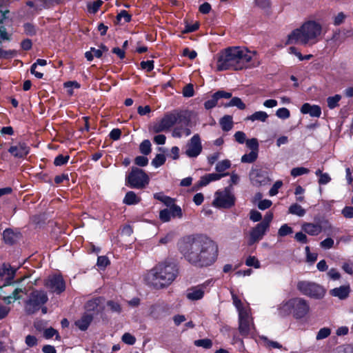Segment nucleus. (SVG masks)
Here are the masks:
<instances>
[{"label": "nucleus", "mask_w": 353, "mask_h": 353, "mask_svg": "<svg viewBox=\"0 0 353 353\" xmlns=\"http://www.w3.org/2000/svg\"><path fill=\"white\" fill-rule=\"evenodd\" d=\"M8 151L14 158L23 159L29 154L30 147L26 143L20 141L17 145H11Z\"/></svg>", "instance_id": "16"}, {"label": "nucleus", "mask_w": 353, "mask_h": 353, "mask_svg": "<svg viewBox=\"0 0 353 353\" xmlns=\"http://www.w3.org/2000/svg\"><path fill=\"white\" fill-rule=\"evenodd\" d=\"M93 320V315L84 314L80 319L75 321V325L81 331H85Z\"/></svg>", "instance_id": "25"}, {"label": "nucleus", "mask_w": 353, "mask_h": 353, "mask_svg": "<svg viewBox=\"0 0 353 353\" xmlns=\"http://www.w3.org/2000/svg\"><path fill=\"white\" fill-rule=\"evenodd\" d=\"M210 179L208 177V174H205L204 176H201L200 180L194 184L193 187V190L196 191L199 190V188L207 185L210 183Z\"/></svg>", "instance_id": "39"}, {"label": "nucleus", "mask_w": 353, "mask_h": 353, "mask_svg": "<svg viewBox=\"0 0 353 353\" xmlns=\"http://www.w3.org/2000/svg\"><path fill=\"white\" fill-rule=\"evenodd\" d=\"M232 93L226 92L225 90H218L214 92L210 99H208L204 103V108L206 110H211L216 105H223V103H219V101L221 99H230L232 97Z\"/></svg>", "instance_id": "15"}, {"label": "nucleus", "mask_w": 353, "mask_h": 353, "mask_svg": "<svg viewBox=\"0 0 353 353\" xmlns=\"http://www.w3.org/2000/svg\"><path fill=\"white\" fill-rule=\"evenodd\" d=\"M230 161L228 159H225L218 162L217 164L216 165L215 169L218 172H222L228 169L230 167Z\"/></svg>", "instance_id": "43"}, {"label": "nucleus", "mask_w": 353, "mask_h": 353, "mask_svg": "<svg viewBox=\"0 0 353 353\" xmlns=\"http://www.w3.org/2000/svg\"><path fill=\"white\" fill-rule=\"evenodd\" d=\"M23 292L22 289L21 288H16L13 290V292L11 293L9 296H3L1 295V297L2 300L6 303V304H10L12 302H14L16 300H19L21 298V295L19 294Z\"/></svg>", "instance_id": "27"}, {"label": "nucleus", "mask_w": 353, "mask_h": 353, "mask_svg": "<svg viewBox=\"0 0 353 353\" xmlns=\"http://www.w3.org/2000/svg\"><path fill=\"white\" fill-rule=\"evenodd\" d=\"M194 345L197 347H203L205 349H210L212 346V342L209 339H198L194 341Z\"/></svg>", "instance_id": "45"}, {"label": "nucleus", "mask_w": 353, "mask_h": 353, "mask_svg": "<svg viewBox=\"0 0 353 353\" xmlns=\"http://www.w3.org/2000/svg\"><path fill=\"white\" fill-rule=\"evenodd\" d=\"M103 299L100 296L89 300L85 305V310L87 312H92L97 314L101 312L103 310Z\"/></svg>", "instance_id": "20"}, {"label": "nucleus", "mask_w": 353, "mask_h": 353, "mask_svg": "<svg viewBox=\"0 0 353 353\" xmlns=\"http://www.w3.org/2000/svg\"><path fill=\"white\" fill-rule=\"evenodd\" d=\"M245 265L249 267H254V268H259L261 264L258 259L254 256H249L245 262Z\"/></svg>", "instance_id": "46"}, {"label": "nucleus", "mask_w": 353, "mask_h": 353, "mask_svg": "<svg viewBox=\"0 0 353 353\" xmlns=\"http://www.w3.org/2000/svg\"><path fill=\"white\" fill-rule=\"evenodd\" d=\"M170 307L168 304L162 303H157L152 305L150 307V316L153 319H158L168 314Z\"/></svg>", "instance_id": "19"}, {"label": "nucleus", "mask_w": 353, "mask_h": 353, "mask_svg": "<svg viewBox=\"0 0 353 353\" xmlns=\"http://www.w3.org/2000/svg\"><path fill=\"white\" fill-rule=\"evenodd\" d=\"M10 13L8 9H2L0 6V44L3 41H10L11 39V34H8L6 28V25L12 22V19L10 17Z\"/></svg>", "instance_id": "12"}, {"label": "nucleus", "mask_w": 353, "mask_h": 353, "mask_svg": "<svg viewBox=\"0 0 353 353\" xmlns=\"http://www.w3.org/2000/svg\"><path fill=\"white\" fill-rule=\"evenodd\" d=\"M302 229L312 236H316L322 232V226L319 223H305L302 225Z\"/></svg>", "instance_id": "24"}, {"label": "nucleus", "mask_w": 353, "mask_h": 353, "mask_svg": "<svg viewBox=\"0 0 353 353\" xmlns=\"http://www.w3.org/2000/svg\"><path fill=\"white\" fill-rule=\"evenodd\" d=\"M268 230V228L265 227L263 225L260 223H257L250 232V236L248 242V245H252L255 243L261 240Z\"/></svg>", "instance_id": "17"}, {"label": "nucleus", "mask_w": 353, "mask_h": 353, "mask_svg": "<svg viewBox=\"0 0 353 353\" xmlns=\"http://www.w3.org/2000/svg\"><path fill=\"white\" fill-rule=\"evenodd\" d=\"M309 169L303 167H296L291 170L290 174L293 177H297L309 173Z\"/></svg>", "instance_id": "42"}, {"label": "nucleus", "mask_w": 353, "mask_h": 353, "mask_svg": "<svg viewBox=\"0 0 353 353\" xmlns=\"http://www.w3.org/2000/svg\"><path fill=\"white\" fill-rule=\"evenodd\" d=\"M204 285L192 287L189 290L186 296L187 298L192 301L201 299L204 296Z\"/></svg>", "instance_id": "23"}, {"label": "nucleus", "mask_w": 353, "mask_h": 353, "mask_svg": "<svg viewBox=\"0 0 353 353\" xmlns=\"http://www.w3.org/2000/svg\"><path fill=\"white\" fill-rule=\"evenodd\" d=\"M43 335H44V337L48 339H51L54 335H56L57 339L60 338V336H59L57 330L51 327L45 330Z\"/></svg>", "instance_id": "57"}, {"label": "nucleus", "mask_w": 353, "mask_h": 353, "mask_svg": "<svg viewBox=\"0 0 353 353\" xmlns=\"http://www.w3.org/2000/svg\"><path fill=\"white\" fill-rule=\"evenodd\" d=\"M150 177L142 169L132 167L125 176V185L133 189H143L149 184Z\"/></svg>", "instance_id": "6"}, {"label": "nucleus", "mask_w": 353, "mask_h": 353, "mask_svg": "<svg viewBox=\"0 0 353 353\" xmlns=\"http://www.w3.org/2000/svg\"><path fill=\"white\" fill-rule=\"evenodd\" d=\"M148 159L144 156H137L134 159V163L140 167H145L148 164Z\"/></svg>", "instance_id": "62"}, {"label": "nucleus", "mask_w": 353, "mask_h": 353, "mask_svg": "<svg viewBox=\"0 0 353 353\" xmlns=\"http://www.w3.org/2000/svg\"><path fill=\"white\" fill-rule=\"evenodd\" d=\"M341 214L346 219L353 218V207L345 206L341 211Z\"/></svg>", "instance_id": "64"}, {"label": "nucleus", "mask_w": 353, "mask_h": 353, "mask_svg": "<svg viewBox=\"0 0 353 353\" xmlns=\"http://www.w3.org/2000/svg\"><path fill=\"white\" fill-rule=\"evenodd\" d=\"M293 232V229L288 224L285 223L281 226L278 231V235L283 237L287 235H290Z\"/></svg>", "instance_id": "41"}, {"label": "nucleus", "mask_w": 353, "mask_h": 353, "mask_svg": "<svg viewBox=\"0 0 353 353\" xmlns=\"http://www.w3.org/2000/svg\"><path fill=\"white\" fill-rule=\"evenodd\" d=\"M107 305L110 307V310L112 312L120 314L122 311V307L121 305L119 303L115 302L114 301H108L107 302Z\"/></svg>", "instance_id": "50"}, {"label": "nucleus", "mask_w": 353, "mask_h": 353, "mask_svg": "<svg viewBox=\"0 0 353 353\" xmlns=\"http://www.w3.org/2000/svg\"><path fill=\"white\" fill-rule=\"evenodd\" d=\"M199 26H200V24H199V22H198V21H196L193 24L186 23V25L185 26L184 30H182V33L188 34L190 32H195L199 28Z\"/></svg>", "instance_id": "48"}, {"label": "nucleus", "mask_w": 353, "mask_h": 353, "mask_svg": "<svg viewBox=\"0 0 353 353\" xmlns=\"http://www.w3.org/2000/svg\"><path fill=\"white\" fill-rule=\"evenodd\" d=\"M110 262L109 259L106 256H99L97 258V265L100 268H105Z\"/></svg>", "instance_id": "59"}, {"label": "nucleus", "mask_w": 353, "mask_h": 353, "mask_svg": "<svg viewBox=\"0 0 353 353\" xmlns=\"http://www.w3.org/2000/svg\"><path fill=\"white\" fill-rule=\"evenodd\" d=\"M48 301L47 292L41 290H33L25 301V311L27 314H34L37 312Z\"/></svg>", "instance_id": "5"}, {"label": "nucleus", "mask_w": 353, "mask_h": 353, "mask_svg": "<svg viewBox=\"0 0 353 353\" xmlns=\"http://www.w3.org/2000/svg\"><path fill=\"white\" fill-rule=\"evenodd\" d=\"M301 113L309 114L311 117H320L321 114V108L317 105H310L308 103H304L301 108Z\"/></svg>", "instance_id": "22"}, {"label": "nucleus", "mask_w": 353, "mask_h": 353, "mask_svg": "<svg viewBox=\"0 0 353 353\" xmlns=\"http://www.w3.org/2000/svg\"><path fill=\"white\" fill-rule=\"evenodd\" d=\"M202 152V145L200 136L198 134L193 135L187 143L185 154L190 158L198 157Z\"/></svg>", "instance_id": "13"}, {"label": "nucleus", "mask_w": 353, "mask_h": 353, "mask_svg": "<svg viewBox=\"0 0 353 353\" xmlns=\"http://www.w3.org/2000/svg\"><path fill=\"white\" fill-rule=\"evenodd\" d=\"M321 31L322 26L320 23L314 21H307L288 35V43L306 45L310 41L316 39Z\"/></svg>", "instance_id": "4"}, {"label": "nucleus", "mask_w": 353, "mask_h": 353, "mask_svg": "<svg viewBox=\"0 0 353 353\" xmlns=\"http://www.w3.org/2000/svg\"><path fill=\"white\" fill-rule=\"evenodd\" d=\"M246 145L249 148L251 151H255L259 152V142L257 139L252 138L246 141Z\"/></svg>", "instance_id": "51"}, {"label": "nucleus", "mask_w": 353, "mask_h": 353, "mask_svg": "<svg viewBox=\"0 0 353 353\" xmlns=\"http://www.w3.org/2000/svg\"><path fill=\"white\" fill-rule=\"evenodd\" d=\"M3 238L4 241L9 245H13L15 241L14 232L10 228H7L3 231Z\"/></svg>", "instance_id": "34"}, {"label": "nucleus", "mask_w": 353, "mask_h": 353, "mask_svg": "<svg viewBox=\"0 0 353 353\" xmlns=\"http://www.w3.org/2000/svg\"><path fill=\"white\" fill-rule=\"evenodd\" d=\"M141 197L138 196L133 191H128L123 200V203L128 205L138 204L141 201Z\"/></svg>", "instance_id": "26"}, {"label": "nucleus", "mask_w": 353, "mask_h": 353, "mask_svg": "<svg viewBox=\"0 0 353 353\" xmlns=\"http://www.w3.org/2000/svg\"><path fill=\"white\" fill-rule=\"evenodd\" d=\"M250 322L247 311H240L239 314V332L242 336H248L250 332Z\"/></svg>", "instance_id": "18"}, {"label": "nucleus", "mask_w": 353, "mask_h": 353, "mask_svg": "<svg viewBox=\"0 0 353 353\" xmlns=\"http://www.w3.org/2000/svg\"><path fill=\"white\" fill-rule=\"evenodd\" d=\"M250 219L254 222H258L262 219V215L259 211L251 210L250 212Z\"/></svg>", "instance_id": "63"}, {"label": "nucleus", "mask_w": 353, "mask_h": 353, "mask_svg": "<svg viewBox=\"0 0 353 353\" xmlns=\"http://www.w3.org/2000/svg\"><path fill=\"white\" fill-rule=\"evenodd\" d=\"M259 152L255 151H251L248 154H245L241 157L242 163H252L254 162L258 158Z\"/></svg>", "instance_id": "33"}, {"label": "nucleus", "mask_w": 353, "mask_h": 353, "mask_svg": "<svg viewBox=\"0 0 353 353\" xmlns=\"http://www.w3.org/2000/svg\"><path fill=\"white\" fill-rule=\"evenodd\" d=\"M179 273L177 265L173 262L159 263L145 276L147 284L154 289H163L170 285Z\"/></svg>", "instance_id": "3"}, {"label": "nucleus", "mask_w": 353, "mask_h": 353, "mask_svg": "<svg viewBox=\"0 0 353 353\" xmlns=\"http://www.w3.org/2000/svg\"><path fill=\"white\" fill-rule=\"evenodd\" d=\"M288 213L301 217L305 214V210L299 204L293 203L289 207Z\"/></svg>", "instance_id": "30"}, {"label": "nucleus", "mask_w": 353, "mask_h": 353, "mask_svg": "<svg viewBox=\"0 0 353 353\" xmlns=\"http://www.w3.org/2000/svg\"><path fill=\"white\" fill-rule=\"evenodd\" d=\"M45 286L52 292L61 294L65 290V282L61 274H54L49 276L45 281Z\"/></svg>", "instance_id": "11"}, {"label": "nucleus", "mask_w": 353, "mask_h": 353, "mask_svg": "<svg viewBox=\"0 0 353 353\" xmlns=\"http://www.w3.org/2000/svg\"><path fill=\"white\" fill-rule=\"evenodd\" d=\"M250 177L253 185L256 187L266 185L270 181L268 172L262 169L252 170Z\"/></svg>", "instance_id": "14"}, {"label": "nucleus", "mask_w": 353, "mask_h": 353, "mask_svg": "<svg viewBox=\"0 0 353 353\" xmlns=\"http://www.w3.org/2000/svg\"><path fill=\"white\" fill-rule=\"evenodd\" d=\"M23 26L26 34L32 37L37 34L36 27L32 23H25Z\"/></svg>", "instance_id": "44"}, {"label": "nucleus", "mask_w": 353, "mask_h": 353, "mask_svg": "<svg viewBox=\"0 0 353 353\" xmlns=\"http://www.w3.org/2000/svg\"><path fill=\"white\" fill-rule=\"evenodd\" d=\"M17 53L14 50H4L0 48V59L12 58L17 55Z\"/></svg>", "instance_id": "52"}, {"label": "nucleus", "mask_w": 353, "mask_h": 353, "mask_svg": "<svg viewBox=\"0 0 353 353\" xmlns=\"http://www.w3.org/2000/svg\"><path fill=\"white\" fill-rule=\"evenodd\" d=\"M103 3L102 0H96L87 5L88 12L90 14H96Z\"/></svg>", "instance_id": "32"}, {"label": "nucleus", "mask_w": 353, "mask_h": 353, "mask_svg": "<svg viewBox=\"0 0 353 353\" xmlns=\"http://www.w3.org/2000/svg\"><path fill=\"white\" fill-rule=\"evenodd\" d=\"M122 341L128 345H132L136 342V338L130 333L126 332L122 336Z\"/></svg>", "instance_id": "58"}, {"label": "nucleus", "mask_w": 353, "mask_h": 353, "mask_svg": "<svg viewBox=\"0 0 353 353\" xmlns=\"http://www.w3.org/2000/svg\"><path fill=\"white\" fill-rule=\"evenodd\" d=\"M216 197L213 201V205L218 208L229 209L234 205L235 197L231 193L230 188H225L224 192H216Z\"/></svg>", "instance_id": "10"}, {"label": "nucleus", "mask_w": 353, "mask_h": 353, "mask_svg": "<svg viewBox=\"0 0 353 353\" xmlns=\"http://www.w3.org/2000/svg\"><path fill=\"white\" fill-rule=\"evenodd\" d=\"M183 95L185 97H192L194 94V86L192 83H189L183 87L182 91Z\"/></svg>", "instance_id": "53"}, {"label": "nucleus", "mask_w": 353, "mask_h": 353, "mask_svg": "<svg viewBox=\"0 0 353 353\" xmlns=\"http://www.w3.org/2000/svg\"><path fill=\"white\" fill-rule=\"evenodd\" d=\"M178 248L184 259L197 268H206L214 264L218 258L217 244L203 234L184 236L179 243Z\"/></svg>", "instance_id": "1"}, {"label": "nucleus", "mask_w": 353, "mask_h": 353, "mask_svg": "<svg viewBox=\"0 0 353 353\" xmlns=\"http://www.w3.org/2000/svg\"><path fill=\"white\" fill-rule=\"evenodd\" d=\"M350 292V286L347 284L330 290V294L332 296L339 298L340 300H345L349 297Z\"/></svg>", "instance_id": "21"}, {"label": "nucleus", "mask_w": 353, "mask_h": 353, "mask_svg": "<svg viewBox=\"0 0 353 353\" xmlns=\"http://www.w3.org/2000/svg\"><path fill=\"white\" fill-rule=\"evenodd\" d=\"M219 123L224 132H228L233 128V119L230 115L223 116L219 121Z\"/></svg>", "instance_id": "28"}, {"label": "nucleus", "mask_w": 353, "mask_h": 353, "mask_svg": "<svg viewBox=\"0 0 353 353\" xmlns=\"http://www.w3.org/2000/svg\"><path fill=\"white\" fill-rule=\"evenodd\" d=\"M223 106L225 108L236 106L241 110H245L246 108L245 104L239 97H237L232 98V99L228 103L223 104Z\"/></svg>", "instance_id": "29"}, {"label": "nucleus", "mask_w": 353, "mask_h": 353, "mask_svg": "<svg viewBox=\"0 0 353 353\" xmlns=\"http://www.w3.org/2000/svg\"><path fill=\"white\" fill-rule=\"evenodd\" d=\"M297 290L305 296L314 299H321L325 294V289L321 285L307 281H300L296 285Z\"/></svg>", "instance_id": "8"}, {"label": "nucleus", "mask_w": 353, "mask_h": 353, "mask_svg": "<svg viewBox=\"0 0 353 353\" xmlns=\"http://www.w3.org/2000/svg\"><path fill=\"white\" fill-rule=\"evenodd\" d=\"M170 210L172 217L181 218L183 216L181 207L174 203L170 208Z\"/></svg>", "instance_id": "56"}, {"label": "nucleus", "mask_w": 353, "mask_h": 353, "mask_svg": "<svg viewBox=\"0 0 353 353\" xmlns=\"http://www.w3.org/2000/svg\"><path fill=\"white\" fill-rule=\"evenodd\" d=\"M123 18L125 23H129L132 20V15L130 14L126 10H121L117 16V21L119 23L121 19Z\"/></svg>", "instance_id": "49"}, {"label": "nucleus", "mask_w": 353, "mask_h": 353, "mask_svg": "<svg viewBox=\"0 0 353 353\" xmlns=\"http://www.w3.org/2000/svg\"><path fill=\"white\" fill-rule=\"evenodd\" d=\"M341 99L340 94H335L333 97H329L327 99V106L330 109H334L339 105V102Z\"/></svg>", "instance_id": "37"}, {"label": "nucleus", "mask_w": 353, "mask_h": 353, "mask_svg": "<svg viewBox=\"0 0 353 353\" xmlns=\"http://www.w3.org/2000/svg\"><path fill=\"white\" fill-rule=\"evenodd\" d=\"M276 115L280 119H286L290 117V112L286 108H281L276 110Z\"/></svg>", "instance_id": "54"}, {"label": "nucleus", "mask_w": 353, "mask_h": 353, "mask_svg": "<svg viewBox=\"0 0 353 353\" xmlns=\"http://www.w3.org/2000/svg\"><path fill=\"white\" fill-rule=\"evenodd\" d=\"M331 334V329L329 327H323L318 332L316 339L317 340L324 339L328 337Z\"/></svg>", "instance_id": "47"}, {"label": "nucleus", "mask_w": 353, "mask_h": 353, "mask_svg": "<svg viewBox=\"0 0 353 353\" xmlns=\"http://www.w3.org/2000/svg\"><path fill=\"white\" fill-rule=\"evenodd\" d=\"M140 65L142 70H145L147 72H151L154 69V61H142L140 63Z\"/></svg>", "instance_id": "60"}, {"label": "nucleus", "mask_w": 353, "mask_h": 353, "mask_svg": "<svg viewBox=\"0 0 353 353\" xmlns=\"http://www.w3.org/2000/svg\"><path fill=\"white\" fill-rule=\"evenodd\" d=\"M148 130L150 133L152 134H157L163 131H166V129L162 124V121H160L157 123H154L152 125H150L148 127Z\"/></svg>", "instance_id": "36"}, {"label": "nucleus", "mask_w": 353, "mask_h": 353, "mask_svg": "<svg viewBox=\"0 0 353 353\" xmlns=\"http://www.w3.org/2000/svg\"><path fill=\"white\" fill-rule=\"evenodd\" d=\"M268 117V114L265 112L258 111V112H255L252 115L248 116L246 118V119L247 120H251L252 121L258 120V121H261L264 122V121H266Z\"/></svg>", "instance_id": "31"}, {"label": "nucleus", "mask_w": 353, "mask_h": 353, "mask_svg": "<svg viewBox=\"0 0 353 353\" xmlns=\"http://www.w3.org/2000/svg\"><path fill=\"white\" fill-rule=\"evenodd\" d=\"M70 159L69 155H63L61 154L57 155L54 160V165L55 166H62L65 165Z\"/></svg>", "instance_id": "40"}, {"label": "nucleus", "mask_w": 353, "mask_h": 353, "mask_svg": "<svg viewBox=\"0 0 353 353\" xmlns=\"http://www.w3.org/2000/svg\"><path fill=\"white\" fill-rule=\"evenodd\" d=\"M161 121L166 130H170L175 124H183L185 126L190 125V117L188 111L181 110H174L165 114Z\"/></svg>", "instance_id": "7"}, {"label": "nucleus", "mask_w": 353, "mask_h": 353, "mask_svg": "<svg viewBox=\"0 0 353 353\" xmlns=\"http://www.w3.org/2000/svg\"><path fill=\"white\" fill-rule=\"evenodd\" d=\"M151 145H152L150 140H143L139 145V150L141 153L143 154V155H148L149 154H150L152 151Z\"/></svg>", "instance_id": "35"}, {"label": "nucleus", "mask_w": 353, "mask_h": 353, "mask_svg": "<svg viewBox=\"0 0 353 353\" xmlns=\"http://www.w3.org/2000/svg\"><path fill=\"white\" fill-rule=\"evenodd\" d=\"M172 214L168 209L161 210L159 212V219L163 222H168L170 221Z\"/></svg>", "instance_id": "55"}, {"label": "nucleus", "mask_w": 353, "mask_h": 353, "mask_svg": "<svg viewBox=\"0 0 353 353\" xmlns=\"http://www.w3.org/2000/svg\"><path fill=\"white\" fill-rule=\"evenodd\" d=\"M165 161L166 158L163 154H157L152 160L151 164L154 168H159L165 163Z\"/></svg>", "instance_id": "38"}, {"label": "nucleus", "mask_w": 353, "mask_h": 353, "mask_svg": "<svg viewBox=\"0 0 353 353\" xmlns=\"http://www.w3.org/2000/svg\"><path fill=\"white\" fill-rule=\"evenodd\" d=\"M252 56L247 48L229 47L219 55L216 62L218 71L241 70L250 66Z\"/></svg>", "instance_id": "2"}, {"label": "nucleus", "mask_w": 353, "mask_h": 353, "mask_svg": "<svg viewBox=\"0 0 353 353\" xmlns=\"http://www.w3.org/2000/svg\"><path fill=\"white\" fill-rule=\"evenodd\" d=\"M273 219V213L272 212H268L264 216L263 219L262 220L260 223L263 225L265 227L269 229L270 224L272 222Z\"/></svg>", "instance_id": "61"}, {"label": "nucleus", "mask_w": 353, "mask_h": 353, "mask_svg": "<svg viewBox=\"0 0 353 353\" xmlns=\"http://www.w3.org/2000/svg\"><path fill=\"white\" fill-rule=\"evenodd\" d=\"M286 310L292 314L296 319L305 317L310 310L307 301L302 298H292L289 299L284 305Z\"/></svg>", "instance_id": "9"}]
</instances>
